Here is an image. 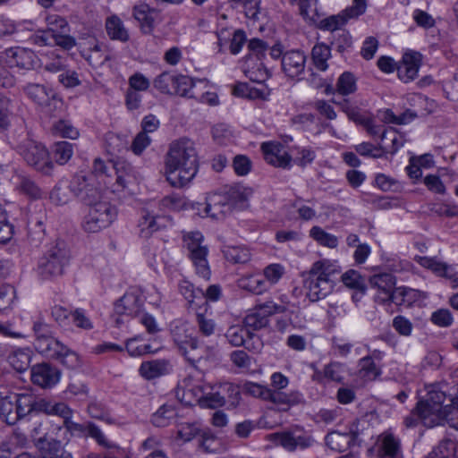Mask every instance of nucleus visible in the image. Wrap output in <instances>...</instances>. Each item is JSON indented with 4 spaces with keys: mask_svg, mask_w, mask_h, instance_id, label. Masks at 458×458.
<instances>
[{
    "mask_svg": "<svg viewBox=\"0 0 458 458\" xmlns=\"http://www.w3.org/2000/svg\"><path fill=\"white\" fill-rule=\"evenodd\" d=\"M245 75L258 84H263L270 76L271 73L267 69L261 60H254L253 55H247L244 63Z\"/></svg>",
    "mask_w": 458,
    "mask_h": 458,
    "instance_id": "cd10ccee",
    "label": "nucleus"
},
{
    "mask_svg": "<svg viewBox=\"0 0 458 458\" xmlns=\"http://www.w3.org/2000/svg\"><path fill=\"white\" fill-rule=\"evenodd\" d=\"M395 284V277L390 273H379L369 277V284L377 290L376 299L380 303L389 301Z\"/></svg>",
    "mask_w": 458,
    "mask_h": 458,
    "instance_id": "4be33fe9",
    "label": "nucleus"
},
{
    "mask_svg": "<svg viewBox=\"0 0 458 458\" xmlns=\"http://www.w3.org/2000/svg\"><path fill=\"white\" fill-rule=\"evenodd\" d=\"M339 274V266L328 259L313 263L303 284L309 300L314 302L326 298L333 291L335 276Z\"/></svg>",
    "mask_w": 458,
    "mask_h": 458,
    "instance_id": "7ed1b4c3",
    "label": "nucleus"
},
{
    "mask_svg": "<svg viewBox=\"0 0 458 458\" xmlns=\"http://www.w3.org/2000/svg\"><path fill=\"white\" fill-rule=\"evenodd\" d=\"M348 21L349 18H347V16L344 15V11H342L336 15H331L323 19L320 21V28L322 30L335 31L339 30L342 26L345 25Z\"/></svg>",
    "mask_w": 458,
    "mask_h": 458,
    "instance_id": "680f3d73",
    "label": "nucleus"
},
{
    "mask_svg": "<svg viewBox=\"0 0 458 458\" xmlns=\"http://www.w3.org/2000/svg\"><path fill=\"white\" fill-rule=\"evenodd\" d=\"M429 210L439 216L445 217H458V205L452 203H434Z\"/></svg>",
    "mask_w": 458,
    "mask_h": 458,
    "instance_id": "0e129e2a",
    "label": "nucleus"
},
{
    "mask_svg": "<svg viewBox=\"0 0 458 458\" xmlns=\"http://www.w3.org/2000/svg\"><path fill=\"white\" fill-rule=\"evenodd\" d=\"M15 414L18 415V420L32 411V397L29 394H13Z\"/></svg>",
    "mask_w": 458,
    "mask_h": 458,
    "instance_id": "603ef678",
    "label": "nucleus"
},
{
    "mask_svg": "<svg viewBox=\"0 0 458 458\" xmlns=\"http://www.w3.org/2000/svg\"><path fill=\"white\" fill-rule=\"evenodd\" d=\"M306 55L301 50H290L282 57V70L291 79H299L304 73Z\"/></svg>",
    "mask_w": 458,
    "mask_h": 458,
    "instance_id": "6ab92c4d",
    "label": "nucleus"
},
{
    "mask_svg": "<svg viewBox=\"0 0 458 458\" xmlns=\"http://www.w3.org/2000/svg\"><path fill=\"white\" fill-rule=\"evenodd\" d=\"M224 255L227 261L233 264H243L250 259V251L244 246H227L224 250Z\"/></svg>",
    "mask_w": 458,
    "mask_h": 458,
    "instance_id": "79ce46f5",
    "label": "nucleus"
},
{
    "mask_svg": "<svg viewBox=\"0 0 458 458\" xmlns=\"http://www.w3.org/2000/svg\"><path fill=\"white\" fill-rule=\"evenodd\" d=\"M238 285L254 294H262L268 290V285L264 278L259 274H250L242 276L238 280Z\"/></svg>",
    "mask_w": 458,
    "mask_h": 458,
    "instance_id": "2f4dec72",
    "label": "nucleus"
},
{
    "mask_svg": "<svg viewBox=\"0 0 458 458\" xmlns=\"http://www.w3.org/2000/svg\"><path fill=\"white\" fill-rule=\"evenodd\" d=\"M125 348L130 356L138 357L152 352L150 344H142L138 337L127 340Z\"/></svg>",
    "mask_w": 458,
    "mask_h": 458,
    "instance_id": "e2e57ef3",
    "label": "nucleus"
},
{
    "mask_svg": "<svg viewBox=\"0 0 458 458\" xmlns=\"http://www.w3.org/2000/svg\"><path fill=\"white\" fill-rule=\"evenodd\" d=\"M355 151L362 157L379 158L384 156L385 148L381 145L378 147L374 146L370 142H362L354 146Z\"/></svg>",
    "mask_w": 458,
    "mask_h": 458,
    "instance_id": "052dcab7",
    "label": "nucleus"
},
{
    "mask_svg": "<svg viewBox=\"0 0 458 458\" xmlns=\"http://www.w3.org/2000/svg\"><path fill=\"white\" fill-rule=\"evenodd\" d=\"M0 418L7 424L13 425L18 421V415L14 411V401L13 395H0Z\"/></svg>",
    "mask_w": 458,
    "mask_h": 458,
    "instance_id": "37998d69",
    "label": "nucleus"
},
{
    "mask_svg": "<svg viewBox=\"0 0 458 458\" xmlns=\"http://www.w3.org/2000/svg\"><path fill=\"white\" fill-rule=\"evenodd\" d=\"M358 368V375L367 381L377 379L382 373L381 364H376L370 358H361Z\"/></svg>",
    "mask_w": 458,
    "mask_h": 458,
    "instance_id": "c9c22d12",
    "label": "nucleus"
},
{
    "mask_svg": "<svg viewBox=\"0 0 458 458\" xmlns=\"http://www.w3.org/2000/svg\"><path fill=\"white\" fill-rule=\"evenodd\" d=\"M198 170L194 142L187 138L172 141L165 156V176L168 183L174 188H183L194 179Z\"/></svg>",
    "mask_w": 458,
    "mask_h": 458,
    "instance_id": "f257e3e1",
    "label": "nucleus"
},
{
    "mask_svg": "<svg viewBox=\"0 0 458 458\" xmlns=\"http://www.w3.org/2000/svg\"><path fill=\"white\" fill-rule=\"evenodd\" d=\"M233 8H242L246 18L259 20L261 0H230Z\"/></svg>",
    "mask_w": 458,
    "mask_h": 458,
    "instance_id": "e433bc0d",
    "label": "nucleus"
},
{
    "mask_svg": "<svg viewBox=\"0 0 458 458\" xmlns=\"http://www.w3.org/2000/svg\"><path fill=\"white\" fill-rule=\"evenodd\" d=\"M64 427L69 433H71V435L74 437H90L95 439L99 445L105 448H118L114 443L109 441L106 438L100 428L93 422L81 424L73 421L72 418H69L66 421H64Z\"/></svg>",
    "mask_w": 458,
    "mask_h": 458,
    "instance_id": "4468645a",
    "label": "nucleus"
},
{
    "mask_svg": "<svg viewBox=\"0 0 458 458\" xmlns=\"http://www.w3.org/2000/svg\"><path fill=\"white\" fill-rule=\"evenodd\" d=\"M31 354L29 348L14 350L9 354L8 362L16 371L23 372L30 367Z\"/></svg>",
    "mask_w": 458,
    "mask_h": 458,
    "instance_id": "f704fd0d",
    "label": "nucleus"
},
{
    "mask_svg": "<svg viewBox=\"0 0 458 458\" xmlns=\"http://www.w3.org/2000/svg\"><path fill=\"white\" fill-rule=\"evenodd\" d=\"M341 280L346 287L354 291L353 300L359 301L365 294L367 287L359 272L350 269L342 275Z\"/></svg>",
    "mask_w": 458,
    "mask_h": 458,
    "instance_id": "c756f323",
    "label": "nucleus"
},
{
    "mask_svg": "<svg viewBox=\"0 0 458 458\" xmlns=\"http://www.w3.org/2000/svg\"><path fill=\"white\" fill-rule=\"evenodd\" d=\"M88 413L91 418L103 420L107 424L114 423V420L109 415L105 405L101 403L91 402L88 405Z\"/></svg>",
    "mask_w": 458,
    "mask_h": 458,
    "instance_id": "bf43d9fd",
    "label": "nucleus"
},
{
    "mask_svg": "<svg viewBox=\"0 0 458 458\" xmlns=\"http://www.w3.org/2000/svg\"><path fill=\"white\" fill-rule=\"evenodd\" d=\"M213 386L209 384H199L191 388L187 387L185 394L192 393L196 401L210 408L223 406L225 397L220 392L212 393Z\"/></svg>",
    "mask_w": 458,
    "mask_h": 458,
    "instance_id": "412c9836",
    "label": "nucleus"
},
{
    "mask_svg": "<svg viewBox=\"0 0 458 458\" xmlns=\"http://www.w3.org/2000/svg\"><path fill=\"white\" fill-rule=\"evenodd\" d=\"M185 206V199L179 195H169L164 197L156 206L158 210L165 214L166 210H180Z\"/></svg>",
    "mask_w": 458,
    "mask_h": 458,
    "instance_id": "5fc2aeb1",
    "label": "nucleus"
},
{
    "mask_svg": "<svg viewBox=\"0 0 458 458\" xmlns=\"http://www.w3.org/2000/svg\"><path fill=\"white\" fill-rule=\"evenodd\" d=\"M133 17L140 22L145 33H150L154 27V10L145 3H140L133 7Z\"/></svg>",
    "mask_w": 458,
    "mask_h": 458,
    "instance_id": "473e14b6",
    "label": "nucleus"
},
{
    "mask_svg": "<svg viewBox=\"0 0 458 458\" xmlns=\"http://www.w3.org/2000/svg\"><path fill=\"white\" fill-rule=\"evenodd\" d=\"M71 191L82 202L91 204L101 199L94 174H77L69 184Z\"/></svg>",
    "mask_w": 458,
    "mask_h": 458,
    "instance_id": "ddd939ff",
    "label": "nucleus"
},
{
    "mask_svg": "<svg viewBox=\"0 0 458 458\" xmlns=\"http://www.w3.org/2000/svg\"><path fill=\"white\" fill-rule=\"evenodd\" d=\"M26 96L35 104L47 108L49 112L62 109L63 99L51 88L38 83H28L24 89Z\"/></svg>",
    "mask_w": 458,
    "mask_h": 458,
    "instance_id": "f8f14e48",
    "label": "nucleus"
},
{
    "mask_svg": "<svg viewBox=\"0 0 458 458\" xmlns=\"http://www.w3.org/2000/svg\"><path fill=\"white\" fill-rule=\"evenodd\" d=\"M346 372L345 365L338 361H332L323 369L324 377L337 383L343 382Z\"/></svg>",
    "mask_w": 458,
    "mask_h": 458,
    "instance_id": "3c124183",
    "label": "nucleus"
},
{
    "mask_svg": "<svg viewBox=\"0 0 458 458\" xmlns=\"http://www.w3.org/2000/svg\"><path fill=\"white\" fill-rule=\"evenodd\" d=\"M34 344L38 352L48 358L59 360L69 369L80 366L79 355L53 336L34 342Z\"/></svg>",
    "mask_w": 458,
    "mask_h": 458,
    "instance_id": "0eeeda50",
    "label": "nucleus"
},
{
    "mask_svg": "<svg viewBox=\"0 0 458 458\" xmlns=\"http://www.w3.org/2000/svg\"><path fill=\"white\" fill-rule=\"evenodd\" d=\"M60 379V372L47 363L37 364L31 368V381L43 388H50Z\"/></svg>",
    "mask_w": 458,
    "mask_h": 458,
    "instance_id": "5701e85b",
    "label": "nucleus"
},
{
    "mask_svg": "<svg viewBox=\"0 0 458 458\" xmlns=\"http://www.w3.org/2000/svg\"><path fill=\"white\" fill-rule=\"evenodd\" d=\"M285 274V268L279 263L269 264L263 269L264 280L268 285L276 284Z\"/></svg>",
    "mask_w": 458,
    "mask_h": 458,
    "instance_id": "864d4df0",
    "label": "nucleus"
},
{
    "mask_svg": "<svg viewBox=\"0 0 458 458\" xmlns=\"http://www.w3.org/2000/svg\"><path fill=\"white\" fill-rule=\"evenodd\" d=\"M89 206V211L82 221V228L89 233H96L107 228L116 217V209L108 201L98 199Z\"/></svg>",
    "mask_w": 458,
    "mask_h": 458,
    "instance_id": "423d86ee",
    "label": "nucleus"
},
{
    "mask_svg": "<svg viewBox=\"0 0 458 458\" xmlns=\"http://www.w3.org/2000/svg\"><path fill=\"white\" fill-rule=\"evenodd\" d=\"M176 77L168 72H164L154 79L153 85L163 94H174Z\"/></svg>",
    "mask_w": 458,
    "mask_h": 458,
    "instance_id": "a18cd8bd",
    "label": "nucleus"
},
{
    "mask_svg": "<svg viewBox=\"0 0 458 458\" xmlns=\"http://www.w3.org/2000/svg\"><path fill=\"white\" fill-rule=\"evenodd\" d=\"M19 154L28 165L43 173H48L53 164L49 158L47 149L40 143L27 138L17 147Z\"/></svg>",
    "mask_w": 458,
    "mask_h": 458,
    "instance_id": "9d476101",
    "label": "nucleus"
},
{
    "mask_svg": "<svg viewBox=\"0 0 458 458\" xmlns=\"http://www.w3.org/2000/svg\"><path fill=\"white\" fill-rule=\"evenodd\" d=\"M247 336H250V332L244 324L232 325L226 329L225 333L226 341L230 345L233 347L242 346Z\"/></svg>",
    "mask_w": 458,
    "mask_h": 458,
    "instance_id": "4c0bfd02",
    "label": "nucleus"
},
{
    "mask_svg": "<svg viewBox=\"0 0 458 458\" xmlns=\"http://www.w3.org/2000/svg\"><path fill=\"white\" fill-rule=\"evenodd\" d=\"M422 64V55L420 52L409 50L403 55L402 64L397 69L399 79L407 83L418 76Z\"/></svg>",
    "mask_w": 458,
    "mask_h": 458,
    "instance_id": "aec40b11",
    "label": "nucleus"
},
{
    "mask_svg": "<svg viewBox=\"0 0 458 458\" xmlns=\"http://www.w3.org/2000/svg\"><path fill=\"white\" fill-rule=\"evenodd\" d=\"M335 90L339 95L348 96L357 90V80L351 72H343L335 83Z\"/></svg>",
    "mask_w": 458,
    "mask_h": 458,
    "instance_id": "ea45409f",
    "label": "nucleus"
},
{
    "mask_svg": "<svg viewBox=\"0 0 458 458\" xmlns=\"http://www.w3.org/2000/svg\"><path fill=\"white\" fill-rule=\"evenodd\" d=\"M54 131L63 138L75 140L80 136L79 130L68 120H59L54 124Z\"/></svg>",
    "mask_w": 458,
    "mask_h": 458,
    "instance_id": "13d9d810",
    "label": "nucleus"
},
{
    "mask_svg": "<svg viewBox=\"0 0 458 458\" xmlns=\"http://www.w3.org/2000/svg\"><path fill=\"white\" fill-rule=\"evenodd\" d=\"M176 415L174 406L164 404L152 415L151 421L154 426L164 428L174 421Z\"/></svg>",
    "mask_w": 458,
    "mask_h": 458,
    "instance_id": "58836bf2",
    "label": "nucleus"
},
{
    "mask_svg": "<svg viewBox=\"0 0 458 458\" xmlns=\"http://www.w3.org/2000/svg\"><path fill=\"white\" fill-rule=\"evenodd\" d=\"M377 458H402V445L398 437L386 430L377 437L375 445Z\"/></svg>",
    "mask_w": 458,
    "mask_h": 458,
    "instance_id": "f3484780",
    "label": "nucleus"
},
{
    "mask_svg": "<svg viewBox=\"0 0 458 458\" xmlns=\"http://www.w3.org/2000/svg\"><path fill=\"white\" fill-rule=\"evenodd\" d=\"M242 390L247 394L267 401L270 388L258 383L246 382Z\"/></svg>",
    "mask_w": 458,
    "mask_h": 458,
    "instance_id": "338daca9",
    "label": "nucleus"
},
{
    "mask_svg": "<svg viewBox=\"0 0 458 458\" xmlns=\"http://www.w3.org/2000/svg\"><path fill=\"white\" fill-rule=\"evenodd\" d=\"M196 325L199 334L205 337L213 335L216 330V321L204 313L196 314Z\"/></svg>",
    "mask_w": 458,
    "mask_h": 458,
    "instance_id": "09e8293b",
    "label": "nucleus"
},
{
    "mask_svg": "<svg viewBox=\"0 0 458 458\" xmlns=\"http://www.w3.org/2000/svg\"><path fill=\"white\" fill-rule=\"evenodd\" d=\"M174 93L176 95L194 98L198 89L206 88L207 83L202 80H194L185 75H178L174 85Z\"/></svg>",
    "mask_w": 458,
    "mask_h": 458,
    "instance_id": "c85d7f7f",
    "label": "nucleus"
},
{
    "mask_svg": "<svg viewBox=\"0 0 458 458\" xmlns=\"http://www.w3.org/2000/svg\"><path fill=\"white\" fill-rule=\"evenodd\" d=\"M171 369L169 360L157 359L143 361L139 368V374L146 380H152L169 374Z\"/></svg>",
    "mask_w": 458,
    "mask_h": 458,
    "instance_id": "393cba45",
    "label": "nucleus"
},
{
    "mask_svg": "<svg viewBox=\"0 0 458 458\" xmlns=\"http://www.w3.org/2000/svg\"><path fill=\"white\" fill-rule=\"evenodd\" d=\"M267 401L274 403L279 410L287 411L293 406L302 403L304 397L298 390L284 392L283 390H272L270 388Z\"/></svg>",
    "mask_w": 458,
    "mask_h": 458,
    "instance_id": "b1692460",
    "label": "nucleus"
},
{
    "mask_svg": "<svg viewBox=\"0 0 458 458\" xmlns=\"http://www.w3.org/2000/svg\"><path fill=\"white\" fill-rule=\"evenodd\" d=\"M414 291L405 286L394 288V291L389 298V301L396 305H409L411 302Z\"/></svg>",
    "mask_w": 458,
    "mask_h": 458,
    "instance_id": "4d7b16f0",
    "label": "nucleus"
},
{
    "mask_svg": "<svg viewBox=\"0 0 458 458\" xmlns=\"http://www.w3.org/2000/svg\"><path fill=\"white\" fill-rule=\"evenodd\" d=\"M41 458H73L72 454L60 445L59 442L49 443Z\"/></svg>",
    "mask_w": 458,
    "mask_h": 458,
    "instance_id": "774afa93",
    "label": "nucleus"
},
{
    "mask_svg": "<svg viewBox=\"0 0 458 458\" xmlns=\"http://www.w3.org/2000/svg\"><path fill=\"white\" fill-rule=\"evenodd\" d=\"M366 423L363 420H356L352 424L350 433H341L339 431H332L326 436L327 445L336 452L344 453L349 449L354 441L355 436L360 434L359 425Z\"/></svg>",
    "mask_w": 458,
    "mask_h": 458,
    "instance_id": "a211bd4d",
    "label": "nucleus"
},
{
    "mask_svg": "<svg viewBox=\"0 0 458 458\" xmlns=\"http://www.w3.org/2000/svg\"><path fill=\"white\" fill-rule=\"evenodd\" d=\"M144 301L142 291L132 287L115 301L114 310L117 315L137 317L143 310Z\"/></svg>",
    "mask_w": 458,
    "mask_h": 458,
    "instance_id": "2eb2a0df",
    "label": "nucleus"
},
{
    "mask_svg": "<svg viewBox=\"0 0 458 458\" xmlns=\"http://www.w3.org/2000/svg\"><path fill=\"white\" fill-rule=\"evenodd\" d=\"M260 149L267 164L284 169L291 166L292 157L283 144L273 141L263 142Z\"/></svg>",
    "mask_w": 458,
    "mask_h": 458,
    "instance_id": "dca6fc26",
    "label": "nucleus"
},
{
    "mask_svg": "<svg viewBox=\"0 0 458 458\" xmlns=\"http://www.w3.org/2000/svg\"><path fill=\"white\" fill-rule=\"evenodd\" d=\"M5 63L9 67L30 70L34 64V55L25 48H10L5 51Z\"/></svg>",
    "mask_w": 458,
    "mask_h": 458,
    "instance_id": "a878e982",
    "label": "nucleus"
},
{
    "mask_svg": "<svg viewBox=\"0 0 458 458\" xmlns=\"http://www.w3.org/2000/svg\"><path fill=\"white\" fill-rule=\"evenodd\" d=\"M231 209L228 198L223 194L215 193L207 199L204 212L207 216L214 219L223 218Z\"/></svg>",
    "mask_w": 458,
    "mask_h": 458,
    "instance_id": "bb28decb",
    "label": "nucleus"
},
{
    "mask_svg": "<svg viewBox=\"0 0 458 458\" xmlns=\"http://www.w3.org/2000/svg\"><path fill=\"white\" fill-rule=\"evenodd\" d=\"M15 300V288L11 284H3L0 287V313L12 309Z\"/></svg>",
    "mask_w": 458,
    "mask_h": 458,
    "instance_id": "6e6d98bb",
    "label": "nucleus"
},
{
    "mask_svg": "<svg viewBox=\"0 0 458 458\" xmlns=\"http://www.w3.org/2000/svg\"><path fill=\"white\" fill-rule=\"evenodd\" d=\"M170 335L174 344L178 347L180 352L186 360L193 367L203 360L202 355H199L196 351L199 349V340L193 334V329L190 324L181 319H175L170 324Z\"/></svg>",
    "mask_w": 458,
    "mask_h": 458,
    "instance_id": "20e7f679",
    "label": "nucleus"
},
{
    "mask_svg": "<svg viewBox=\"0 0 458 458\" xmlns=\"http://www.w3.org/2000/svg\"><path fill=\"white\" fill-rule=\"evenodd\" d=\"M430 321L440 327H449L454 323L451 311L447 309H439L431 314Z\"/></svg>",
    "mask_w": 458,
    "mask_h": 458,
    "instance_id": "69168bd1",
    "label": "nucleus"
},
{
    "mask_svg": "<svg viewBox=\"0 0 458 458\" xmlns=\"http://www.w3.org/2000/svg\"><path fill=\"white\" fill-rule=\"evenodd\" d=\"M13 116V102L4 93L0 92V129L7 130L11 126Z\"/></svg>",
    "mask_w": 458,
    "mask_h": 458,
    "instance_id": "a19ab883",
    "label": "nucleus"
},
{
    "mask_svg": "<svg viewBox=\"0 0 458 458\" xmlns=\"http://www.w3.org/2000/svg\"><path fill=\"white\" fill-rule=\"evenodd\" d=\"M45 21L47 25V30L51 34L66 33L69 30L67 21L56 13H47Z\"/></svg>",
    "mask_w": 458,
    "mask_h": 458,
    "instance_id": "8fccbe9b",
    "label": "nucleus"
},
{
    "mask_svg": "<svg viewBox=\"0 0 458 458\" xmlns=\"http://www.w3.org/2000/svg\"><path fill=\"white\" fill-rule=\"evenodd\" d=\"M269 439L289 452L311 447L316 442L312 434L301 427L270 434Z\"/></svg>",
    "mask_w": 458,
    "mask_h": 458,
    "instance_id": "6e6552de",
    "label": "nucleus"
},
{
    "mask_svg": "<svg viewBox=\"0 0 458 458\" xmlns=\"http://www.w3.org/2000/svg\"><path fill=\"white\" fill-rule=\"evenodd\" d=\"M331 57V48L325 43H317L311 50V59L316 69L325 72L328 68L327 61Z\"/></svg>",
    "mask_w": 458,
    "mask_h": 458,
    "instance_id": "72a5a7b5",
    "label": "nucleus"
},
{
    "mask_svg": "<svg viewBox=\"0 0 458 458\" xmlns=\"http://www.w3.org/2000/svg\"><path fill=\"white\" fill-rule=\"evenodd\" d=\"M426 394L419 402V410L423 414L425 427L433 428L443 422V414L454 403V393L447 383L425 385Z\"/></svg>",
    "mask_w": 458,
    "mask_h": 458,
    "instance_id": "f03ea898",
    "label": "nucleus"
},
{
    "mask_svg": "<svg viewBox=\"0 0 458 458\" xmlns=\"http://www.w3.org/2000/svg\"><path fill=\"white\" fill-rule=\"evenodd\" d=\"M68 262L69 256L65 250L55 246L39 259L38 275L42 280H51L60 276Z\"/></svg>",
    "mask_w": 458,
    "mask_h": 458,
    "instance_id": "1a4fd4ad",
    "label": "nucleus"
},
{
    "mask_svg": "<svg viewBox=\"0 0 458 458\" xmlns=\"http://www.w3.org/2000/svg\"><path fill=\"white\" fill-rule=\"evenodd\" d=\"M269 323V319L267 318L259 310L255 308L249 313L243 319V324L246 328L250 331L259 330L266 327Z\"/></svg>",
    "mask_w": 458,
    "mask_h": 458,
    "instance_id": "49530a36",
    "label": "nucleus"
},
{
    "mask_svg": "<svg viewBox=\"0 0 458 458\" xmlns=\"http://www.w3.org/2000/svg\"><path fill=\"white\" fill-rule=\"evenodd\" d=\"M171 218L161 213L156 206H148L140 210L138 221L139 234L148 239L155 233L166 228L171 225Z\"/></svg>",
    "mask_w": 458,
    "mask_h": 458,
    "instance_id": "9b49d317",
    "label": "nucleus"
},
{
    "mask_svg": "<svg viewBox=\"0 0 458 458\" xmlns=\"http://www.w3.org/2000/svg\"><path fill=\"white\" fill-rule=\"evenodd\" d=\"M310 235L319 244L335 248L338 245V239L335 235L327 233L319 226H313L310 231Z\"/></svg>",
    "mask_w": 458,
    "mask_h": 458,
    "instance_id": "de8ad7c7",
    "label": "nucleus"
},
{
    "mask_svg": "<svg viewBox=\"0 0 458 458\" xmlns=\"http://www.w3.org/2000/svg\"><path fill=\"white\" fill-rule=\"evenodd\" d=\"M183 248L192 262L196 273L202 278L208 280L211 271L209 268L208 255V248L204 244V236L199 231L185 233L182 236Z\"/></svg>",
    "mask_w": 458,
    "mask_h": 458,
    "instance_id": "39448f33",
    "label": "nucleus"
},
{
    "mask_svg": "<svg viewBox=\"0 0 458 458\" xmlns=\"http://www.w3.org/2000/svg\"><path fill=\"white\" fill-rule=\"evenodd\" d=\"M52 152L57 164L65 165L73 155V144L68 141H58L54 144Z\"/></svg>",
    "mask_w": 458,
    "mask_h": 458,
    "instance_id": "c03bdc74",
    "label": "nucleus"
},
{
    "mask_svg": "<svg viewBox=\"0 0 458 458\" xmlns=\"http://www.w3.org/2000/svg\"><path fill=\"white\" fill-rule=\"evenodd\" d=\"M106 30L113 40L126 42L129 40V32L123 21L117 15H111L106 20Z\"/></svg>",
    "mask_w": 458,
    "mask_h": 458,
    "instance_id": "7c9ffc66",
    "label": "nucleus"
}]
</instances>
